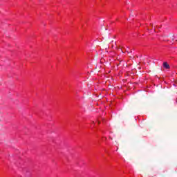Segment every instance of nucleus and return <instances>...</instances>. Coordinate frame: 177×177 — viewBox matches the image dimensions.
I'll list each match as a JSON object with an SVG mask.
<instances>
[{"mask_svg": "<svg viewBox=\"0 0 177 177\" xmlns=\"http://www.w3.org/2000/svg\"><path fill=\"white\" fill-rule=\"evenodd\" d=\"M124 64V65H123V66L125 67H128V66H130L129 64H127L124 61H120L119 63V66H122V64Z\"/></svg>", "mask_w": 177, "mask_h": 177, "instance_id": "nucleus-1", "label": "nucleus"}, {"mask_svg": "<svg viewBox=\"0 0 177 177\" xmlns=\"http://www.w3.org/2000/svg\"><path fill=\"white\" fill-rule=\"evenodd\" d=\"M163 67H169V64H168V62H163Z\"/></svg>", "mask_w": 177, "mask_h": 177, "instance_id": "nucleus-2", "label": "nucleus"}, {"mask_svg": "<svg viewBox=\"0 0 177 177\" xmlns=\"http://www.w3.org/2000/svg\"><path fill=\"white\" fill-rule=\"evenodd\" d=\"M166 68H169L168 67H166Z\"/></svg>", "mask_w": 177, "mask_h": 177, "instance_id": "nucleus-3", "label": "nucleus"}]
</instances>
